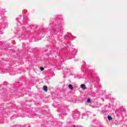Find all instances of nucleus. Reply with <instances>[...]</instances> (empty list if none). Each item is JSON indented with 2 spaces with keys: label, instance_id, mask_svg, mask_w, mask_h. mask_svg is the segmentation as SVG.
Listing matches in <instances>:
<instances>
[{
  "label": "nucleus",
  "instance_id": "1",
  "mask_svg": "<svg viewBox=\"0 0 127 127\" xmlns=\"http://www.w3.org/2000/svg\"><path fill=\"white\" fill-rule=\"evenodd\" d=\"M6 26V22H3V23H0V29H4Z\"/></svg>",
  "mask_w": 127,
  "mask_h": 127
},
{
  "label": "nucleus",
  "instance_id": "2",
  "mask_svg": "<svg viewBox=\"0 0 127 127\" xmlns=\"http://www.w3.org/2000/svg\"><path fill=\"white\" fill-rule=\"evenodd\" d=\"M55 23H56V25H55V28H59L60 25H61V23H59V22H58L57 21H55Z\"/></svg>",
  "mask_w": 127,
  "mask_h": 127
},
{
  "label": "nucleus",
  "instance_id": "3",
  "mask_svg": "<svg viewBox=\"0 0 127 127\" xmlns=\"http://www.w3.org/2000/svg\"><path fill=\"white\" fill-rule=\"evenodd\" d=\"M47 89H48L47 86L44 85L43 86V90H44V91H45L46 92H47Z\"/></svg>",
  "mask_w": 127,
  "mask_h": 127
},
{
  "label": "nucleus",
  "instance_id": "4",
  "mask_svg": "<svg viewBox=\"0 0 127 127\" xmlns=\"http://www.w3.org/2000/svg\"><path fill=\"white\" fill-rule=\"evenodd\" d=\"M80 87L82 89H83V90H85V89H86V85H85V84H81L80 85Z\"/></svg>",
  "mask_w": 127,
  "mask_h": 127
},
{
  "label": "nucleus",
  "instance_id": "5",
  "mask_svg": "<svg viewBox=\"0 0 127 127\" xmlns=\"http://www.w3.org/2000/svg\"><path fill=\"white\" fill-rule=\"evenodd\" d=\"M68 88L70 90H73V86H72V84H69Z\"/></svg>",
  "mask_w": 127,
  "mask_h": 127
},
{
  "label": "nucleus",
  "instance_id": "6",
  "mask_svg": "<svg viewBox=\"0 0 127 127\" xmlns=\"http://www.w3.org/2000/svg\"><path fill=\"white\" fill-rule=\"evenodd\" d=\"M108 119L109 121H112V116L108 115Z\"/></svg>",
  "mask_w": 127,
  "mask_h": 127
},
{
  "label": "nucleus",
  "instance_id": "7",
  "mask_svg": "<svg viewBox=\"0 0 127 127\" xmlns=\"http://www.w3.org/2000/svg\"><path fill=\"white\" fill-rule=\"evenodd\" d=\"M87 102V103H90L91 102V99H90V98H88Z\"/></svg>",
  "mask_w": 127,
  "mask_h": 127
},
{
  "label": "nucleus",
  "instance_id": "8",
  "mask_svg": "<svg viewBox=\"0 0 127 127\" xmlns=\"http://www.w3.org/2000/svg\"><path fill=\"white\" fill-rule=\"evenodd\" d=\"M40 69L41 71H43V70H44V68L43 67H40Z\"/></svg>",
  "mask_w": 127,
  "mask_h": 127
},
{
  "label": "nucleus",
  "instance_id": "9",
  "mask_svg": "<svg viewBox=\"0 0 127 127\" xmlns=\"http://www.w3.org/2000/svg\"><path fill=\"white\" fill-rule=\"evenodd\" d=\"M18 18H19V19H20V18H21V16L19 15Z\"/></svg>",
  "mask_w": 127,
  "mask_h": 127
},
{
  "label": "nucleus",
  "instance_id": "10",
  "mask_svg": "<svg viewBox=\"0 0 127 127\" xmlns=\"http://www.w3.org/2000/svg\"><path fill=\"white\" fill-rule=\"evenodd\" d=\"M54 28V26H52V29Z\"/></svg>",
  "mask_w": 127,
  "mask_h": 127
},
{
  "label": "nucleus",
  "instance_id": "11",
  "mask_svg": "<svg viewBox=\"0 0 127 127\" xmlns=\"http://www.w3.org/2000/svg\"><path fill=\"white\" fill-rule=\"evenodd\" d=\"M16 20H17V21H18V20H17V19H16Z\"/></svg>",
  "mask_w": 127,
  "mask_h": 127
},
{
  "label": "nucleus",
  "instance_id": "12",
  "mask_svg": "<svg viewBox=\"0 0 127 127\" xmlns=\"http://www.w3.org/2000/svg\"><path fill=\"white\" fill-rule=\"evenodd\" d=\"M0 73H1V74H2V72H0Z\"/></svg>",
  "mask_w": 127,
  "mask_h": 127
},
{
  "label": "nucleus",
  "instance_id": "13",
  "mask_svg": "<svg viewBox=\"0 0 127 127\" xmlns=\"http://www.w3.org/2000/svg\"><path fill=\"white\" fill-rule=\"evenodd\" d=\"M11 75H15V74H11Z\"/></svg>",
  "mask_w": 127,
  "mask_h": 127
},
{
  "label": "nucleus",
  "instance_id": "14",
  "mask_svg": "<svg viewBox=\"0 0 127 127\" xmlns=\"http://www.w3.org/2000/svg\"><path fill=\"white\" fill-rule=\"evenodd\" d=\"M70 34L71 35H72V34H71V33H70Z\"/></svg>",
  "mask_w": 127,
  "mask_h": 127
}]
</instances>
